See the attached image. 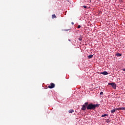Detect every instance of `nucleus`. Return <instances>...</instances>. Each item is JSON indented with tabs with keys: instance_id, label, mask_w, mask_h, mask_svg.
<instances>
[{
	"instance_id": "1",
	"label": "nucleus",
	"mask_w": 125,
	"mask_h": 125,
	"mask_svg": "<svg viewBox=\"0 0 125 125\" xmlns=\"http://www.w3.org/2000/svg\"><path fill=\"white\" fill-rule=\"evenodd\" d=\"M99 107V104H88V102L85 103L83 105V106L82 107V110L83 111H85V110H95V108Z\"/></svg>"
},
{
	"instance_id": "2",
	"label": "nucleus",
	"mask_w": 125,
	"mask_h": 125,
	"mask_svg": "<svg viewBox=\"0 0 125 125\" xmlns=\"http://www.w3.org/2000/svg\"><path fill=\"white\" fill-rule=\"evenodd\" d=\"M109 85H111L114 89L117 88V84L115 83H108Z\"/></svg>"
},
{
	"instance_id": "3",
	"label": "nucleus",
	"mask_w": 125,
	"mask_h": 125,
	"mask_svg": "<svg viewBox=\"0 0 125 125\" xmlns=\"http://www.w3.org/2000/svg\"><path fill=\"white\" fill-rule=\"evenodd\" d=\"M48 87L49 88H54V87H55V84L54 83H51L50 85H49Z\"/></svg>"
},
{
	"instance_id": "4",
	"label": "nucleus",
	"mask_w": 125,
	"mask_h": 125,
	"mask_svg": "<svg viewBox=\"0 0 125 125\" xmlns=\"http://www.w3.org/2000/svg\"><path fill=\"white\" fill-rule=\"evenodd\" d=\"M101 74H102V75H104V76H106V75H108V72L107 71H104L103 72H101Z\"/></svg>"
},
{
	"instance_id": "5",
	"label": "nucleus",
	"mask_w": 125,
	"mask_h": 125,
	"mask_svg": "<svg viewBox=\"0 0 125 125\" xmlns=\"http://www.w3.org/2000/svg\"><path fill=\"white\" fill-rule=\"evenodd\" d=\"M110 112L112 114H113V113H115V112H117V109H112L110 111Z\"/></svg>"
},
{
	"instance_id": "6",
	"label": "nucleus",
	"mask_w": 125,
	"mask_h": 125,
	"mask_svg": "<svg viewBox=\"0 0 125 125\" xmlns=\"http://www.w3.org/2000/svg\"><path fill=\"white\" fill-rule=\"evenodd\" d=\"M92 57H93V55H90L88 56V59H90L91 58H92Z\"/></svg>"
},
{
	"instance_id": "7",
	"label": "nucleus",
	"mask_w": 125,
	"mask_h": 125,
	"mask_svg": "<svg viewBox=\"0 0 125 125\" xmlns=\"http://www.w3.org/2000/svg\"><path fill=\"white\" fill-rule=\"evenodd\" d=\"M116 56H117L118 57H120V56H121L122 55V54H120V53H118L116 54Z\"/></svg>"
},
{
	"instance_id": "8",
	"label": "nucleus",
	"mask_w": 125,
	"mask_h": 125,
	"mask_svg": "<svg viewBox=\"0 0 125 125\" xmlns=\"http://www.w3.org/2000/svg\"><path fill=\"white\" fill-rule=\"evenodd\" d=\"M74 112V110L73 109H70L69 110L68 113H70V114H72Z\"/></svg>"
},
{
	"instance_id": "9",
	"label": "nucleus",
	"mask_w": 125,
	"mask_h": 125,
	"mask_svg": "<svg viewBox=\"0 0 125 125\" xmlns=\"http://www.w3.org/2000/svg\"><path fill=\"white\" fill-rule=\"evenodd\" d=\"M52 19H54V18H56V16L55 15V14L52 15Z\"/></svg>"
},
{
	"instance_id": "10",
	"label": "nucleus",
	"mask_w": 125,
	"mask_h": 125,
	"mask_svg": "<svg viewBox=\"0 0 125 125\" xmlns=\"http://www.w3.org/2000/svg\"><path fill=\"white\" fill-rule=\"evenodd\" d=\"M106 116H108V114H104L102 115V118H104V117H106Z\"/></svg>"
},
{
	"instance_id": "11",
	"label": "nucleus",
	"mask_w": 125,
	"mask_h": 125,
	"mask_svg": "<svg viewBox=\"0 0 125 125\" xmlns=\"http://www.w3.org/2000/svg\"><path fill=\"white\" fill-rule=\"evenodd\" d=\"M115 110L117 111H119V110H121V107L115 108Z\"/></svg>"
},
{
	"instance_id": "12",
	"label": "nucleus",
	"mask_w": 125,
	"mask_h": 125,
	"mask_svg": "<svg viewBox=\"0 0 125 125\" xmlns=\"http://www.w3.org/2000/svg\"><path fill=\"white\" fill-rule=\"evenodd\" d=\"M106 122L108 123H110V120L109 119H107L106 121Z\"/></svg>"
},
{
	"instance_id": "13",
	"label": "nucleus",
	"mask_w": 125,
	"mask_h": 125,
	"mask_svg": "<svg viewBox=\"0 0 125 125\" xmlns=\"http://www.w3.org/2000/svg\"><path fill=\"white\" fill-rule=\"evenodd\" d=\"M121 110H125V107H121Z\"/></svg>"
},
{
	"instance_id": "14",
	"label": "nucleus",
	"mask_w": 125,
	"mask_h": 125,
	"mask_svg": "<svg viewBox=\"0 0 125 125\" xmlns=\"http://www.w3.org/2000/svg\"><path fill=\"white\" fill-rule=\"evenodd\" d=\"M81 25H78L77 28H78V29H80V28H81Z\"/></svg>"
},
{
	"instance_id": "15",
	"label": "nucleus",
	"mask_w": 125,
	"mask_h": 125,
	"mask_svg": "<svg viewBox=\"0 0 125 125\" xmlns=\"http://www.w3.org/2000/svg\"><path fill=\"white\" fill-rule=\"evenodd\" d=\"M78 40L79 41H82L83 39L82 38H78Z\"/></svg>"
},
{
	"instance_id": "16",
	"label": "nucleus",
	"mask_w": 125,
	"mask_h": 125,
	"mask_svg": "<svg viewBox=\"0 0 125 125\" xmlns=\"http://www.w3.org/2000/svg\"><path fill=\"white\" fill-rule=\"evenodd\" d=\"M100 94L101 95H102L103 94V92H101Z\"/></svg>"
},
{
	"instance_id": "17",
	"label": "nucleus",
	"mask_w": 125,
	"mask_h": 125,
	"mask_svg": "<svg viewBox=\"0 0 125 125\" xmlns=\"http://www.w3.org/2000/svg\"><path fill=\"white\" fill-rule=\"evenodd\" d=\"M122 71H124V72H125V68L122 69Z\"/></svg>"
},
{
	"instance_id": "18",
	"label": "nucleus",
	"mask_w": 125,
	"mask_h": 125,
	"mask_svg": "<svg viewBox=\"0 0 125 125\" xmlns=\"http://www.w3.org/2000/svg\"><path fill=\"white\" fill-rule=\"evenodd\" d=\"M83 7H84V8H86V6H83Z\"/></svg>"
},
{
	"instance_id": "19",
	"label": "nucleus",
	"mask_w": 125,
	"mask_h": 125,
	"mask_svg": "<svg viewBox=\"0 0 125 125\" xmlns=\"http://www.w3.org/2000/svg\"><path fill=\"white\" fill-rule=\"evenodd\" d=\"M71 24H72V25H74V22H71Z\"/></svg>"
},
{
	"instance_id": "20",
	"label": "nucleus",
	"mask_w": 125,
	"mask_h": 125,
	"mask_svg": "<svg viewBox=\"0 0 125 125\" xmlns=\"http://www.w3.org/2000/svg\"><path fill=\"white\" fill-rule=\"evenodd\" d=\"M67 1H69V0H67Z\"/></svg>"
}]
</instances>
